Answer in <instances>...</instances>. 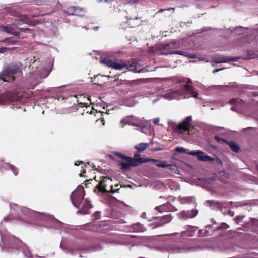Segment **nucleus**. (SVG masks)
Returning a JSON list of instances; mask_svg holds the SVG:
<instances>
[{
	"instance_id": "1",
	"label": "nucleus",
	"mask_w": 258,
	"mask_h": 258,
	"mask_svg": "<svg viewBox=\"0 0 258 258\" xmlns=\"http://www.w3.org/2000/svg\"><path fill=\"white\" fill-rule=\"evenodd\" d=\"M185 82L186 84L181 89L178 90H169L163 95V97L168 100L180 99L190 97L198 98V93L194 91V86L188 85L189 83H192L191 80L188 79Z\"/></svg>"
},
{
	"instance_id": "2",
	"label": "nucleus",
	"mask_w": 258,
	"mask_h": 258,
	"mask_svg": "<svg viewBox=\"0 0 258 258\" xmlns=\"http://www.w3.org/2000/svg\"><path fill=\"white\" fill-rule=\"evenodd\" d=\"M19 70L17 65H11L5 68L0 73V80L4 82H10L14 80L13 75Z\"/></svg>"
},
{
	"instance_id": "3",
	"label": "nucleus",
	"mask_w": 258,
	"mask_h": 258,
	"mask_svg": "<svg viewBox=\"0 0 258 258\" xmlns=\"http://www.w3.org/2000/svg\"><path fill=\"white\" fill-rule=\"evenodd\" d=\"M19 70L17 65H11L5 68L0 73V80L4 82H10L14 80L13 75Z\"/></svg>"
},
{
	"instance_id": "4",
	"label": "nucleus",
	"mask_w": 258,
	"mask_h": 258,
	"mask_svg": "<svg viewBox=\"0 0 258 258\" xmlns=\"http://www.w3.org/2000/svg\"><path fill=\"white\" fill-rule=\"evenodd\" d=\"M112 180L107 177H103L99 181V184L97 186V189L104 192L115 193L119 189L114 190L112 185L111 184Z\"/></svg>"
},
{
	"instance_id": "5",
	"label": "nucleus",
	"mask_w": 258,
	"mask_h": 258,
	"mask_svg": "<svg viewBox=\"0 0 258 258\" xmlns=\"http://www.w3.org/2000/svg\"><path fill=\"white\" fill-rule=\"evenodd\" d=\"M85 192L82 186H78L71 194V198L73 204L77 208H80L81 202L83 200Z\"/></svg>"
},
{
	"instance_id": "6",
	"label": "nucleus",
	"mask_w": 258,
	"mask_h": 258,
	"mask_svg": "<svg viewBox=\"0 0 258 258\" xmlns=\"http://www.w3.org/2000/svg\"><path fill=\"white\" fill-rule=\"evenodd\" d=\"M100 62L101 64L107 67L112 68V69L118 70H122L124 66L122 64L121 61L112 60L107 58L101 59Z\"/></svg>"
},
{
	"instance_id": "7",
	"label": "nucleus",
	"mask_w": 258,
	"mask_h": 258,
	"mask_svg": "<svg viewBox=\"0 0 258 258\" xmlns=\"http://www.w3.org/2000/svg\"><path fill=\"white\" fill-rule=\"evenodd\" d=\"M126 161L128 162L130 167H136L138 166L140 164L148 162V161H153V162H158V160L154 159H143L142 158H139L138 159H134L130 157H126Z\"/></svg>"
},
{
	"instance_id": "8",
	"label": "nucleus",
	"mask_w": 258,
	"mask_h": 258,
	"mask_svg": "<svg viewBox=\"0 0 258 258\" xmlns=\"http://www.w3.org/2000/svg\"><path fill=\"white\" fill-rule=\"evenodd\" d=\"M238 60L237 57H233L230 56H226L223 55L215 56L212 61L215 63H227L230 61L235 62Z\"/></svg>"
},
{
	"instance_id": "9",
	"label": "nucleus",
	"mask_w": 258,
	"mask_h": 258,
	"mask_svg": "<svg viewBox=\"0 0 258 258\" xmlns=\"http://www.w3.org/2000/svg\"><path fill=\"white\" fill-rule=\"evenodd\" d=\"M187 154L197 156L198 160L201 161H213L214 159L208 155H205L201 151L197 150L193 152H186Z\"/></svg>"
},
{
	"instance_id": "10",
	"label": "nucleus",
	"mask_w": 258,
	"mask_h": 258,
	"mask_svg": "<svg viewBox=\"0 0 258 258\" xmlns=\"http://www.w3.org/2000/svg\"><path fill=\"white\" fill-rule=\"evenodd\" d=\"M21 210L24 215H30V216H31V215L34 216L39 220H43L46 218V215H44L43 214L38 213L37 212L32 211L30 209L26 208H23Z\"/></svg>"
},
{
	"instance_id": "11",
	"label": "nucleus",
	"mask_w": 258,
	"mask_h": 258,
	"mask_svg": "<svg viewBox=\"0 0 258 258\" xmlns=\"http://www.w3.org/2000/svg\"><path fill=\"white\" fill-rule=\"evenodd\" d=\"M191 120V117L189 116L180 122L178 125L179 132L182 133L188 131L190 127Z\"/></svg>"
},
{
	"instance_id": "12",
	"label": "nucleus",
	"mask_w": 258,
	"mask_h": 258,
	"mask_svg": "<svg viewBox=\"0 0 258 258\" xmlns=\"http://www.w3.org/2000/svg\"><path fill=\"white\" fill-rule=\"evenodd\" d=\"M121 63L124 66L123 67V69L126 68L129 71H133L135 72H140L142 71V68L137 62L133 61L130 64H127L126 63L121 61Z\"/></svg>"
},
{
	"instance_id": "13",
	"label": "nucleus",
	"mask_w": 258,
	"mask_h": 258,
	"mask_svg": "<svg viewBox=\"0 0 258 258\" xmlns=\"http://www.w3.org/2000/svg\"><path fill=\"white\" fill-rule=\"evenodd\" d=\"M198 214V211L196 209L188 211H183L178 214L180 218H192Z\"/></svg>"
},
{
	"instance_id": "14",
	"label": "nucleus",
	"mask_w": 258,
	"mask_h": 258,
	"mask_svg": "<svg viewBox=\"0 0 258 258\" xmlns=\"http://www.w3.org/2000/svg\"><path fill=\"white\" fill-rule=\"evenodd\" d=\"M133 121H126V123L132 126H141L144 123L145 120L144 118H139L136 117H133L132 118Z\"/></svg>"
},
{
	"instance_id": "15",
	"label": "nucleus",
	"mask_w": 258,
	"mask_h": 258,
	"mask_svg": "<svg viewBox=\"0 0 258 258\" xmlns=\"http://www.w3.org/2000/svg\"><path fill=\"white\" fill-rule=\"evenodd\" d=\"M158 160V162H155V164L158 167H162L163 168L169 167V169L171 171L174 170L175 168H176V167L175 166H173V165H170V164H168L167 162L166 161H160L159 160Z\"/></svg>"
},
{
	"instance_id": "16",
	"label": "nucleus",
	"mask_w": 258,
	"mask_h": 258,
	"mask_svg": "<svg viewBox=\"0 0 258 258\" xmlns=\"http://www.w3.org/2000/svg\"><path fill=\"white\" fill-rule=\"evenodd\" d=\"M91 207L90 202L87 200L84 199L83 205L81 207V212L83 214H88L89 209Z\"/></svg>"
},
{
	"instance_id": "17",
	"label": "nucleus",
	"mask_w": 258,
	"mask_h": 258,
	"mask_svg": "<svg viewBox=\"0 0 258 258\" xmlns=\"http://www.w3.org/2000/svg\"><path fill=\"white\" fill-rule=\"evenodd\" d=\"M79 12H84V9L72 6L68 8L66 10V13L69 15L77 14Z\"/></svg>"
},
{
	"instance_id": "18",
	"label": "nucleus",
	"mask_w": 258,
	"mask_h": 258,
	"mask_svg": "<svg viewBox=\"0 0 258 258\" xmlns=\"http://www.w3.org/2000/svg\"><path fill=\"white\" fill-rule=\"evenodd\" d=\"M229 103L231 104H234L235 105L234 107L231 108L232 110H234L235 108L238 107L239 105L240 106H243L244 104L242 101L238 98L233 99L229 100Z\"/></svg>"
},
{
	"instance_id": "19",
	"label": "nucleus",
	"mask_w": 258,
	"mask_h": 258,
	"mask_svg": "<svg viewBox=\"0 0 258 258\" xmlns=\"http://www.w3.org/2000/svg\"><path fill=\"white\" fill-rule=\"evenodd\" d=\"M149 145V144L148 143H141L135 146V149L141 152L146 150Z\"/></svg>"
},
{
	"instance_id": "20",
	"label": "nucleus",
	"mask_w": 258,
	"mask_h": 258,
	"mask_svg": "<svg viewBox=\"0 0 258 258\" xmlns=\"http://www.w3.org/2000/svg\"><path fill=\"white\" fill-rule=\"evenodd\" d=\"M134 230L137 232H142L146 230L145 227L140 223H137L133 226Z\"/></svg>"
},
{
	"instance_id": "21",
	"label": "nucleus",
	"mask_w": 258,
	"mask_h": 258,
	"mask_svg": "<svg viewBox=\"0 0 258 258\" xmlns=\"http://www.w3.org/2000/svg\"><path fill=\"white\" fill-rule=\"evenodd\" d=\"M206 202L209 206L211 207L212 208H214L215 207L220 208L222 206V204L219 202L208 200L206 201Z\"/></svg>"
},
{
	"instance_id": "22",
	"label": "nucleus",
	"mask_w": 258,
	"mask_h": 258,
	"mask_svg": "<svg viewBox=\"0 0 258 258\" xmlns=\"http://www.w3.org/2000/svg\"><path fill=\"white\" fill-rule=\"evenodd\" d=\"M228 145L229 147H230L231 149L235 152H238L239 150V147L237 145V144H236L235 142H230L228 143Z\"/></svg>"
},
{
	"instance_id": "23",
	"label": "nucleus",
	"mask_w": 258,
	"mask_h": 258,
	"mask_svg": "<svg viewBox=\"0 0 258 258\" xmlns=\"http://www.w3.org/2000/svg\"><path fill=\"white\" fill-rule=\"evenodd\" d=\"M176 54L185 56L188 58H195L196 57V56L194 54H191V53H189L188 52H185V51H177V52H176Z\"/></svg>"
},
{
	"instance_id": "24",
	"label": "nucleus",
	"mask_w": 258,
	"mask_h": 258,
	"mask_svg": "<svg viewBox=\"0 0 258 258\" xmlns=\"http://www.w3.org/2000/svg\"><path fill=\"white\" fill-rule=\"evenodd\" d=\"M0 30L3 32H6L8 33L13 34L16 36H17L19 34V32L16 31H11L8 27L4 26L0 27Z\"/></svg>"
},
{
	"instance_id": "25",
	"label": "nucleus",
	"mask_w": 258,
	"mask_h": 258,
	"mask_svg": "<svg viewBox=\"0 0 258 258\" xmlns=\"http://www.w3.org/2000/svg\"><path fill=\"white\" fill-rule=\"evenodd\" d=\"M244 30L245 29L242 27H238L234 30L233 33L235 34L240 35L243 32Z\"/></svg>"
},
{
	"instance_id": "26",
	"label": "nucleus",
	"mask_w": 258,
	"mask_h": 258,
	"mask_svg": "<svg viewBox=\"0 0 258 258\" xmlns=\"http://www.w3.org/2000/svg\"><path fill=\"white\" fill-rule=\"evenodd\" d=\"M120 165H121V169H124V170H127V169H128L131 167L129 165V163L128 162H122L120 163Z\"/></svg>"
},
{
	"instance_id": "27",
	"label": "nucleus",
	"mask_w": 258,
	"mask_h": 258,
	"mask_svg": "<svg viewBox=\"0 0 258 258\" xmlns=\"http://www.w3.org/2000/svg\"><path fill=\"white\" fill-rule=\"evenodd\" d=\"M192 199V197H186V198H183L180 199V202L181 203H184L185 202H187L190 201Z\"/></svg>"
},
{
	"instance_id": "28",
	"label": "nucleus",
	"mask_w": 258,
	"mask_h": 258,
	"mask_svg": "<svg viewBox=\"0 0 258 258\" xmlns=\"http://www.w3.org/2000/svg\"><path fill=\"white\" fill-rule=\"evenodd\" d=\"M8 165L9 166L10 168L13 171L14 175H17L18 174V172L17 171L16 168L12 165L8 164Z\"/></svg>"
},
{
	"instance_id": "29",
	"label": "nucleus",
	"mask_w": 258,
	"mask_h": 258,
	"mask_svg": "<svg viewBox=\"0 0 258 258\" xmlns=\"http://www.w3.org/2000/svg\"><path fill=\"white\" fill-rule=\"evenodd\" d=\"M176 151L181 152V153H185L186 150L182 147H176L175 149Z\"/></svg>"
},
{
	"instance_id": "30",
	"label": "nucleus",
	"mask_w": 258,
	"mask_h": 258,
	"mask_svg": "<svg viewBox=\"0 0 258 258\" xmlns=\"http://www.w3.org/2000/svg\"><path fill=\"white\" fill-rule=\"evenodd\" d=\"M10 49L6 48V47H2L0 48V53H4L5 52L7 51L8 50Z\"/></svg>"
},
{
	"instance_id": "31",
	"label": "nucleus",
	"mask_w": 258,
	"mask_h": 258,
	"mask_svg": "<svg viewBox=\"0 0 258 258\" xmlns=\"http://www.w3.org/2000/svg\"><path fill=\"white\" fill-rule=\"evenodd\" d=\"M115 154L116 155H117V156L120 157L121 158L124 159L125 160H126V157H127L126 156H125L124 155H123L121 153H116Z\"/></svg>"
},
{
	"instance_id": "32",
	"label": "nucleus",
	"mask_w": 258,
	"mask_h": 258,
	"mask_svg": "<svg viewBox=\"0 0 258 258\" xmlns=\"http://www.w3.org/2000/svg\"><path fill=\"white\" fill-rule=\"evenodd\" d=\"M229 226L225 223H223L221 224L220 227L222 229H228L229 228Z\"/></svg>"
},
{
	"instance_id": "33",
	"label": "nucleus",
	"mask_w": 258,
	"mask_h": 258,
	"mask_svg": "<svg viewBox=\"0 0 258 258\" xmlns=\"http://www.w3.org/2000/svg\"><path fill=\"white\" fill-rule=\"evenodd\" d=\"M163 218L166 220V222H168L171 220V218L170 217V216L169 215H167L166 216H164L163 217Z\"/></svg>"
},
{
	"instance_id": "34",
	"label": "nucleus",
	"mask_w": 258,
	"mask_h": 258,
	"mask_svg": "<svg viewBox=\"0 0 258 258\" xmlns=\"http://www.w3.org/2000/svg\"><path fill=\"white\" fill-rule=\"evenodd\" d=\"M214 160H215V161L217 163H218V164H220L221 165H222V162L221 160L219 158L216 157L215 159H214Z\"/></svg>"
},
{
	"instance_id": "35",
	"label": "nucleus",
	"mask_w": 258,
	"mask_h": 258,
	"mask_svg": "<svg viewBox=\"0 0 258 258\" xmlns=\"http://www.w3.org/2000/svg\"><path fill=\"white\" fill-rule=\"evenodd\" d=\"M6 100L4 99V95L0 96V105L3 104Z\"/></svg>"
},
{
	"instance_id": "36",
	"label": "nucleus",
	"mask_w": 258,
	"mask_h": 258,
	"mask_svg": "<svg viewBox=\"0 0 258 258\" xmlns=\"http://www.w3.org/2000/svg\"><path fill=\"white\" fill-rule=\"evenodd\" d=\"M155 209L159 212H162L163 211V206H157L156 208H155Z\"/></svg>"
},
{
	"instance_id": "37",
	"label": "nucleus",
	"mask_w": 258,
	"mask_h": 258,
	"mask_svg": "<svg viewBox=\"0 0 258 258\" xmlns=\"http://www.w3.org/2000/svg\"><path fill=\"white\" fill-rule=\"evenodd\" d=\"M94 216H95L96 219H99L101 217L100 213L99 212H97L94 214Z\"/></svg>"
},
{
	"instance_id": "38",
	"label": "nucleus",
	"mask_w": 258,
	"mask_h": 258,
	"mask_svg": "<svg viewBox=\"0 0 258 258\" xmlns=\"http://www.w3.org/2000/svg\"><path fill=\"white\" fill-rule=\"evenodd\" d=\"M160 121V119L159 118H156L154 119L153 122L155 124H158Z\"/></svg>"
},
{
	"instance_id": "39",
	"label": "nucleus",
	"mask_w": 258,
	"mask_h": 258,
	"mask_svg": "<svg viewBox=\"0 0 258 258\" xmlns=\"http://www.w3.org/2000/svg\"><path fill=\"white\" fill-rule=\"evenodd\" d=\"M215 139L218 142H222L224 141V140L223 139H222L217 136H215Z\"/></svg>"
},
{
	"instance_id": "40",
	"label": "nucleus",
	"mask_w": 258,
	"mask_h": 258,
	"mask_svg": "<svg viewBox=\"0 0 258 258\" xmlns=\"http://www.w3.org/2000/svg\"><path fill=\"white\" fill-rule=\"evenodd\" d=\"M176 52H177V51H172L168 53H166L165 54H176Z\"/></svg>"
},
{
	"instance_id": "41",
	"label": "nucleus",
	"mask_w": 258,
	"mask_h": 258,
	"mask_svg": "<svg viewBox=\"0 0 258 258\" xmlns=\"http://www.w3.org/2000/svg\"><path fill=\"white\" fill-rule=\"evenodd\" d=\"M85 172V170L84 169H82L81 173L79 174V176L80 177L83 176V173H84Z\"/></svg>"
},
{
	"instance_id": "42",
	"label": "nucleus",
	"mask_w": 258,
	"mask_h": 258,
	"mask_svg": "<svg viewBox=\"0 0 258 258\" xmlns=\"http://www.w3.org/2000/svg\"><path fill=\"white\" fill-rule=\"evenodd\" d=\"M223 69V68H222V69H215L214 70L213 72V73H216V72H218L221 70H222Z\"/></svg>"
},
{
	"instance_id": "43",
	"label": "nucleus",
	"mask_w": 258,
	"mask_h": 258,
	"mask_svg": "<svg viewBox=\"0 0 258 258\" xmlns=\"http://www.w3.org/2000/svg\"><path fill=\"white\" fill-rule=\"evenodd\" d=\"M138 2V0H130V1L128 2L130 3H136Z\"/></svg>"
},
{
	"instance_id": "44",
	"label": "nucleus",
	"mask_w": 258,
	"mask_h": 258,
	"mask_svg": "<svg viewBox=\"0 0 258 258\" xmlns=\"http://www.w3.org/2000/svg\"><path fill=\"white\" fill-rule=\"evenodd\" d=\"M142 217L143 218H146V213L145 212H144L142 214Z\"/></svg>"
},
{
	"instance_id": "45",
	"label": "nucleus",
	"mask_w": 258,
	"mask_h": 258,
	"mask_svg": "<svg viewBox=\"0 0 258 258\" xmlns=\"http://www.w3.org/2000/svg\"><path fill=\"white\" fill-rule=\"evenodd\" d=\"M80 164H83V162H82V161H79V162L77 161V162L75 163V165H76V166Z\"/></svg>"
},
{
	"instance_id": "46",
	"label": "nucleus",
	"mask_w": 258,
	"mask_h": 258,
	"mask_svg": "<svg viewBox=\"0 0 258 258\" xmlns=\"http://www.w3.org/2000/svg\"><path fill=\"white\" fill-rule=\"evenodd\" d=\"M241 218L239 216H237L236 217V220L237 222H239L240 221V220H241Z\"/></svg>"
},
{
	"instance_id": "47",
	"label": "nucleus",
	"mask_w": 258,
	"mask_h": 258,
	"mask_svg": "<svg viewBox=\"0 0 258 258\" xmlns=\"http://www.w3.org/2000/svg\"><path fill=\"white\" fill-rule=\"evenodd\" d=\"M98 1L99 2H110V1H111V0H98Z\"/></svg>"
},
{
	"instance_id": "48",
	"label": "nucleus",
	"mask_w": 258,
	"mask_h": 258,
	"mask_svg": "<svg viewBox=\"0 0 258 258\" xmlns=\"http://www.w3.org/2000/svg\"><path fill=\"white\" fill-rule=\"evenodd\" d=\"M253 94L255 96H258V91L253 92Z\"/></svg>"
},
{
	"instance_id": "49",
	"label": "nucleus",
	"mask_w": 258,
	"mask_h": 258,
	"mask_svg": "<svg viewBox=\"0 0 258 258\" xmlns=\"http://www.w3.org/2000/svg\"><path fill=\"white\" fill-rule=\"evenodd\" d=\"M10 41L9 39H6L4 40L1 41L2 42H7Z\"/></svg>"
},
{
	"instance_id": "50",
	"label": "nucleus",
	"mask_w": 258,
	"mask_h": 258,
	"mask_svg": "<svg viewBox=\"0 0 258 258\" xmlns=\"http://www.w3.org/2000/svg\"><path fill=\"white\" fill-rule=\"evenodd\" d=\"M98 28H99L98 27H95L93 28V29H94L95 30H97Z\"/></svg>"
},
{
	"instance_id": "51",
	"label": "nucleus",
	"mask_w": 258,
	"mask_h": 258,
	"mask_svg": "<svg viewBox=\"0 0 258 258\" xmlns=\"http://www.w3.org/2000/svg\"><path fill=\"white\" fill-rule=\"evenodd\" d=\"M164 11V10H160L157 13H161Z\"/></svg>"
},
{
	"instance_id": "52",
	"label": "nucleus",
	"mask_w": 258,
	"mask_h": 258,
	"mask_svg": "<svg viewBox=\"0 0 258 258\" xmlns=\"http://www.w3.org/2000/svg\"><path fill=\"white\" fill-rule=\"evenodd\" d=\"M8 219V217H5L4 218V221H7V220Z\"/></svg>"
},
{
	"instance_id": "53",
	"label": "nucleus",
	"mask_w": 258,
	"mask_h": 258,
	"mask_svg": "<svg viewBox=\"0 0 258 258\" xmlns=\"http://www.w3.org/2000/svg\"><path fill=\"white\" fill-rule=\"evenodd\" d=\"M178 233H173V234H171V235H175L176 234H178Z\"/></svg>"
},
{
	"instance_id": "54",
	"label": "nucleus",
	"mask_w": 258,
	"mask_h": 258,
	"mask_svg": "<svg viewBox=\"0 0 258 258\" xmlns=\"http://www.w3.org/2000/svg\"><path fill=\"white\" fill-rule=\"evenodd\" d=\"M124 122H125V120H121V121L120 123H123Z\"/></svg>"
},
{
	"instance_id": "55",
	"label": "nucleus",
	"mask_w": 258,
	"mask_h": 258,
	"mask_svg": "<svg viewBox=\"0 0 258 258\" xmlns=\"http://www.w3.org/2000/svg\"><path fill=\"white\" fill-rule=\"evenodd\" d=\"M170 9L174 10V8H170V9H167V10H170Z\"/></svg>"
},
{
	"instance_id": "56",
	"label": "nucleus",
	"mask_w": 258,
	"mask_h": 258,
	"mask_svg": "<svg viewBox=\"0 0 258 258\" xmlns=\"http://www.w3.org/2000/svg\"><path fill=\"white\" fill-rule=\"evenodd\" d=\"M138 156V154H135V157Z\"/></svg>"
},
{
	"instance_id": "57",
	"label": "nucleus",
	"mask_w": 258,
	"mask_h": 258,
	"mask_svg": "<svg viewBox=\"0 0 258 258\" xmlns=\"http://www.w3.org/2000/svg\"><path fill=\"white\" fill-rule=\"evenodd\" d=\"M27 255L28 256H29V252H28V253L27 254Z\"/></svg>"
},
{
	"instance_id": "58",
	"label": "nucleus",
	"mask_w": 258,
	"mask_h": 258,
	"mask_svg": "<svg viewBox=\"0 0 258 258\" xmlns=\"http://www.w3.org/2000/svg\"><path fill=\"white\" fill-rule=\"evenodd\" d=\"M138 19V17H135V19Z\"/></svg>"
}]
</instances>
